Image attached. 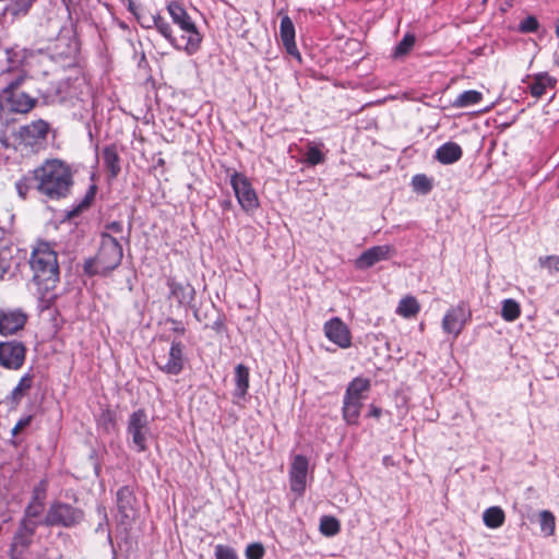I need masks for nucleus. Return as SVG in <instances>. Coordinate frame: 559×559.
<instances>
[{"mask_svg":"<svg viewBox=\"0 0 559 559\" xmlns=\"http://www.w3.org/2000/svg\"><path fill=\"white\" fill-rule=\"evenodd\" d=\"M35 189L48 200L66 198L73 186L70 166L58 158L46 159L33 170Z\"/></svg>","mask_w":559,"mask_h":559,"instance_id":"obj_1","label":"nucleus"},{"mask_svg":"<svg viewBox=\"0 0 559 559\" xmlns=\"http://www.w3.org/2000/svg\"><path fill=\"white\" fill-rule=\"evenodd\" d=\"M29 264L33 271V281L43 299L53 300V293L59 283V264L56 251L47 242L38 243L32 251Z\"/></svg>","mask_w":559,"mask_h":559,"instance_id":"obj_2","label":"nucleus"},{"mask_svg":"<svg viewBox=\"0 0 559 559\" xmlns=\"http://www.w3.org/2000/svg\"><path fill=\"white\" fill-rule=\"evenodd\" d=\"M123 251L116 237L108 233L100 234L99 248L96 255L84 263V272L88 275H106L121 263Z\"/></svg>","mask_w":559,"mask_h":559,"instance_id":"obj_3","label":"nucleus"},{"mask_svg":"<svg viewBox=\"0 0 559 559\" xmlns=\"http://www.w3.org/2000/svg\"><path fill=\"white\" fill-rule=\"evenodd\" d=\"M166 9L173 22L183 33L181 37L186 40V44L183 46L178 44L180 47L179 49H183L189 56L195 53L200 49L202 40L195 23L192 21L180 1H169Z\"/></svg>","mask_w":559,"mask_h":559,"instance_id":"obj_4","label":"nucleus"},{"mask_svg":"<svg viewBox=\"0 0 559 559\" xmlns=\"http://www.w3.org/2000/svg\"><path fill=\"white\" fill-rule=\"evenodd\" d=\"M370 390V380L361 377L353 379L344 394L342 415L348 425H358L364 401Z\"/></svg>","mask_w":559,"mask_h":559,"instance_id":"obj_5","label":"nucleus"},{"mask_svg":"<svg viewBox=\"0 0 559 559\" xmlns=\"http://www.w3.org/2000/svg\"><path fill=\"white\" fill-rule=\"evenodd\" d=\"M84 520V511L70 503L52 502L40 524L45 526L73 527Z\"/></svg>","mask_w":559,"mask_h":559,"instance_id":"obj_6","label":"nucleus"},{"mask_svg":"<svg viewBox=\"0 0 559 559\" xmlns=\"http://www.w3.org/2000/svg\"><path fill=\"white\" fill-rule=\"evenodd\" d=\"M28 56H31L29 50L17 45L13 47L0 46V84L11 81L20 73L26 74L23 67Z\"/></svg>","mask_w":559,"mask_h":559,"instance_id":"obj_7","label":"nucleus"},{"mask_svg":"<svg viewBox=\"0 0 559 559\" xmlns=\"http://www.w3.org/2000/svg\"><path fill=\"white\" fill-rule=\"evenodd\" d=\"M127 433L131 438L132 447L136 452L147 450V441L152 436L151 420L144 408H139L129 415Z\"/></svg>","mask_w":559,"mask_h":559,"instance_id":"obj_8","label":"nucleus"},{"mask_svg":"<svg viewBox=\"0 0 559 559\" xmlns=\"http://www.w3.org/2000/svg\"><path fill=\"white\" fill-rule=\"evenodd\" d=\"M26 74L20 73L19 76L12 78L0 84L2 97L10 104L11 109L16 112L25 114L32 110L36 100L25 93L17 92V88L25 81Z\"/></svg>","mask_w":559,"mask_h":559,"instance_id":"obj_9","label":"nucleus"},{"mask_svg":"<svg viewBox=\"0 0 559 559\" xmlns=\"http://www.w3.org/2000/svg\"><path fill=\"white\" fill-rule=\"evenodd\" d=\"M229 181L240 207L250 214L258 210L260 202L250 179L242 173L234 170L229 175Z\"/></svg>","mask_w":559,"mask_h":559,"instance_id":"obj_10","label":"nucleus"},{"mask_svg":"<svg viewBox=\"0 0 559 559\" xmlns=\"http://www.w3.org/2000/svg\"><path fill=\"white\" fill-rule=\"evenodd\" d=\"M138 23L146 29L155 27L158 33L176 49H179L177 39L173 35L170 24L159 14V12H152L148 8L141 4L136 16Z\"/></svg>","mask_w":559,"mask_h":559,"instance_id":"obj_11","label":"nucleus"},{"mask_svg":"<svg viewBox=\"0 0 559 559\" xmlns=\"http://www.w3.org/2000/svg\"><path fill=\"white\" fill-rule=\"evenodd\" d=\"M26 346L20 341L0 342V367L7 370H20L26 358Z\"/></svg>","mask_w":559,"mask_h":559,"instance_id":"obj_12","label":"nucleus"},{"mask_svg":"<svg viewBox=\"0 0 559 559\" xmlns=\"http://www.w3.org/2000/svg\"><path fill=\"white\" fill-rule=\"evenodd\" d=\"M156 366L167 374H179L183 369V345L179 341H173L168 355H156Z\"/></svg>","mask_w":559,"mask_h":559,"instance_id":"obj_13","label":"nucleus"},{"mask_svg":"<svg viewBox=\"0 0 559 559\" xmlns=\"http://www.w3.org/2000/svg\"><path fill=\"white\" fill-rule=\"evenodd\" d=\"M48 132V122L39 119L21 127L19 135L25 146L38 150L44 146Z\"/></svg>","mask_w":559,"mask_h":559,"instance_id":"obj_14","label":"nucleus"},{"mask_svg":"<svg viewBox=\"0 0 559 559\" xmlns=\"http://www.w3.org/2000/svg\"><path fill=\"white\" fill-rule=\"evenodd\" d=\"M309 461L305 455L297 454L293 457L288 477L290 490L297 496L306 491Z\"/></svg>","mask_w":559,"mask_h":559,"instance_id":"obj_15","label":"nucleus"},{"mask_svg":"<svg viewBox=\"0 0 559 559\" xmlns=\"http://www.w3.org/2000/svg\"><path fill=\"white\" fill-rule=\"evenodd\" d=\"M471 318V312L466 306L461 302L455 307H451L442 319V330L447 334L457 337Z\"/></svg>","mask_w":559,"mask_h":559,"instance_id":"obj_16","label":"nucleus"},{"mask_svg":"<svg viewBox=\"0 0 559 559\" xmlns=\"http://www.w3.org/2000/svg\"><path fill=\"white\" fill-rule=\"evenodd\" d=\"M27 314L21 309L0 308V334L10 336L23 330Z\"/></svg>","mask_w":559,"mask_h":559,"instance_id":"obj_17","label":"nucleus"},{"mask_svg":"<svg viewBox=\"0 0 559 559\" xmlns=\"http://www.w3.org/2000/svg\"><path fill=\"white\" fill-rule=\"evenodd\" d=\"M117 507L121 524H130L136 516V499L129 486H123L117 491Z\"/></svg>","mask_w":559,"mask_h":559,"instance_id":"obj_18","label":"nucleus"},{"mask_svg":"<svg viewBox=\"0 0 559 559\" xmlns=\"http://www.w3.org/2000/svg\"><path fill=\"white\" fill-rule=\"evenodd\" d=\"M325 336L341 348L352 345V334L347 325L337 317L326 321L323 326Z\"/></svg>","mask_w":559,"mask_h":559,"instance_id":"obj_19","label":"nucleus"},{"mask_svg":"<svg viewBox=\"0 0 559 559\" xmlns=\"http://www.w3.org/2000/svg\"><path fill=\"white\" fill-rule=\"evenodd\" d=\"M394 249L389 245L374 246L364 251L356 260L355 266L358 270H366L376 263L385 261L392 257Z\"/></svg>","mask_w":559,"mask_h":559,"instance_id":"obj_20","label":"nucleus"},{"mask_svg":"<svg viewBox=\"0 0 559 559\" xmlns=\"http://www.w3.org/2000/svg\"><path fill=\"white\" fill-rule=\"evenodd\" d=\"M167 286L169 288V299H174L180 306L190 305L195 297V289L189 283H180L175 277L167 278Z\"/></svg>","mask_w":559,"mask_h":559,"instance_id":"obj_21","label":"nucleus"},{"mask_svg":"<svg viewBox=\"0 0 559 559\" xmlns=\"http://www.w3.org/2000/svg\"><path fill=\"white\" fill-rule=\"evenodd\" d=\"M280 37L286 51L289 55H299L295 41V26L292 19L288 15H284L281 20Z\"/></svg>","mask_w":559,"mask_h":559,"instance_id":"obj_22","label":"nucleus"},{"mask_svg":"<svg viewBox=\"0 0 559 559\" xmlns=\"http://www.w3.org/2000/svg\"><path fill=\"white\" fill-rule=\"evenodd\" d=\"M557 85V79L550 76L547 72H540L533 76L528 85L530 94L535 98L544 96L548 88L554 90Z\"/></svg>","mask_w":559,"mask_h":559,"instance_id":"obj_23","label":"nucleus"},{"mask_svg":"<svg viewBox=\"0 0 559 559\" xmlns=\"http://www.w3.org/2000/svg\"><path fill=\"white\" fill-rule=\"evenodd\" d=\"M38 524H40V522L22 520L12 539L14 547L19 545L27 549L32 544V537Z\"/></svg>","mask_w":559,"mask_h":559,"instance_id":"obj_24","label":"nucleus"},{"mask_svg":"<svg viewBox=\"0 0 559 559\" xmlns=\"http://www.w3.org/2000/svg\"><path fill=\"white\" fill-rule=\"evenodd\" d=\"M463 155L461 146L455 142H447L439 146L435 157L443 165H450L457 162Z\"/></svg>","mask_w":559,"mask_h":559,"instance_id":"obj_25","label":"nucleus"},{"mask_svg":"<svg viewBox=\"0 0 559 559\" xmlns=\"http://www.w3.org/2000/svg\"><path fill=\"white\" fill-rule=\"evenodd\" d=\"M103 162L110 179L117 178L121 171L120 157L115 145H108L102 152Z\"/></svg>","mask_w":559,"mask_h":559,"instance_id":"obj_26","label":"nucleus"},{"mask_svg":"<svg viewBox=\"0 0 559 559\" xmlns=\"http://www.w3.org/2000/svg\"><path fill=\"white\" fill-rule=\"evenodd\" d=\"M34 380L35 374L31 370L25 372L19 380L16 386L11 391L9 396L10 401L14 404H20L33 388Z\"/></svg>","mask_w":559,"mask_h":559,"instance_id":"obj_27","label":"nucleus"},{"mask_svg":"<svg viewBox=\"0 0 559 559\" xmlns=\"http://www.w3.org/2000/svg\"><path fill=\"white\" fill-rule=\"evenodd\" d=\"M12 265V250L7 239V230L0 226V280L10 271Z\"/></svg>","mask_w":559,"mask_h":559,"instance_id":"obj_28","label":"nucleus"},{"mask_svg":"<svg viewBox=\"0 0 559 559\" xmlns=\"http://www.w3.org/2000/svg\"><path fill=\"white\" fill-rule=\"evenodd\" d=\"M235 395L243 397L249 389V369L242 364H239L235 368Z\"/></svg>","mask_w":559,"mask_h":559,"instance_id":"obj_29","label":"nucleus"},{"mask_svg":"<svg viewBox=\"0 0 559 559\" xmlns=\"http://www.w3.org/2000/svg\"><path fill=\"white\" fill-rule=\"evenodd\" d=\"M420 311L418 300L413 296L402 298L397 305L396 313L405 319L413 318Z\"/></svg>","mask_w":559,"mask_h":559,"instance_id":"obj_30","label":"nucleus"},{"mask_svg":"<svg viewBox=\"0 0 559 559\" xmlns=\"http://www.w3.org/2000/svg\"><path fill=\"white\" fill-rule=\"evenodd\" d=\"M483 99V94L475 90H469L457 95L453 102V106L456 108H466L478 104Z\"/></svg>","mask_w":559,"mask_h":559,"instance_id":"obj_31","label":"nucleus"},{"mask_svg":"<svg viewBox=\"0 0 559 559\" xmlns=\"http://www.w3.org/2000/svg\"><path fill=\"white\" fill-rule=\"evenodd\" d=\"M483 519L487 527L497 528L503 524L504 513L499 507H490L485 510Z\"/></svg>","mask_w":559,"mask_h":559,"instance_id":"obj_32","label":"nucleus"},{"mask_svg":"<svg viewBox=\"0 0 559 559\" xmlns=\"http://www.w3.org/2000/svg\"><path fill=\"white\" fill-rule=\"evenodd\" d=\"M416 37L414 34H405L402 40L393 49L392 58L395 60L403 59L413 49Z\"/></svg>","mask_w":559,"mask_h":559,"instance_id":"obj_33","label":"nucleus"},{"mask_svg":"<svg viewBox=\"0 0 559 559\" xmlns=\"http://www.w3.org/2000/svg\"><path fill=\"white\" fill-rule=\"evenodd\" d=\"M521 314V308L516 300L514 299H504L502 301L501 317L508 321L512 322L516 320Z\"/></svg>","mask_w":559,"mask_h":559,"instance_id":"obj_34","label":"nucleus"},{"mask_svg":"<svg viewBox=\"0 0 559 559\" xmlns=\"http://www.w3.org/2000/svg\"><path fill=\"white\" fill-rule=\"evenodd\" d=\"M412 187L414 191L427 194L432 189V180L424 174H417L412 178Z\"/></svg>","mask_w":559,"mask_h":559,"instance_id":"obj_35","label":"nucleus"},{"mask_svg":"<svg viewBox=\"0 0 559 559\" xmlns=\"http://www.w3.org/2000/svg\"><path fill=\"white\" fill-rule=\"evenodd\" d=\"M540 530L546 536H551L555 533L556 520L555 515L547 510L539 513Z\"/></svg>","mask_w":559,"mask_h":559,"instance_id":"obj_36","label":"nucleus"},{"mask_svg":"<svg viewBox=\"0 0 559 559\" xmlns=\"http://www.w3.org/2000/svg\"><path fill=\"white\" fill-rule=\"evenodd\" d=\"M340 528V522L333 516H323L320 521V531L325 536L336 535Z\"/></svg>","mask_w":559,"mask_h":559,"instance_id":"obj_37","label":"nucleus"},{"mask_svg":"<svg viewBox=\"0 0 559 559\" xmlns=\"http://www.w3.org/2000/svg\"><path fill=\"white\" fill-rule=\"evenodd\" d=\"M324 159L325 156L321 152V150L316 144L309 143L305 157L306 163H308L311 166H316L322 164Z\"/></svg>","mask_w":559,"mask_h":559,"instance_id":"obj_38","label":"nucleus"},{"mask_svg":"<svg viewBox=\"0 0 559 559\" xmlns=\"http://www.w3.org/2000/svg\"><path fill=\"white\" fill-rule=\"evenodd\" d=\"M538 264L549 274L559 273V255H542L538 258Z\"/></svg>","mask_w":559,"mask_h":559,"instance_id":"obj_39","label":"nucleus"},{"mask_svg":"<svg viewBox=\"0 0 559 559\" xmlns=\"http://www.w3.org/2000/svg\"><path fill=\"white\" fill-rule=\"evenodd\" d=\"M45 502L31 500L25 509V514L22 520H31L35 521V519L39 518L44 512Z\"/></svg>","mask_w":559,"mask_h":559,"instance_id":"obj_40","label":"nucleus"},{"mask_svg":"<svg viewBox=\"0 0 559 559\" xmlns=\"http://www.w3.org/2000/svg\"><path fill=\"white\" fill-rule=\"evenodd\" d=\"M215 558L216 559H238L234 548L225 545L215 546Z\"/></svg>","mask_w":559,"mask_h":559,"instance_id":"obj_41","label":"nucleus"},{"mask_svg":"<svg viewBox=\"0 0 559 559\" xmlns=\"http://www.w3.org/2000/svg\"><path fill=\"white\" fill-rule=\"evenodd\" d=\"M539 23L535 16H527L521 21L519 29L522 33H534L538 29Z\"/></svg>","mask_w":559,"mask_h":559,"instance_id":"obj_42","label":"nucleus"},{"mask_svg":"<svg viewBox=\"0 0 559 559\" xmlns=\"http://www.w3.org/2000/svg\"><path fill=\"white\" fill-rule=\"evenodd\" d=\"M248 559H262L264 556V548L261 544H250L246 549Z\"/></svg>","mask_w":559,"mask_h":559,"instance_id":"obj_43","label":"nucleus"},{"mask_svg":"<svg viewBox=\"0 0 559 559\" xmlns=\"http://www.w3.org/2000/svg\"><path fill=\"white\" fill-rule=\"evenodd\" d=\"M47 480L43 479L39 484L34 488L32 500L45 502L46 492H47Z\"/></svg>","mask_w":559,"mask_h":559,"instance_id":"obj_44","label":"nucleus"},{"mask_svg":"<svg viewBox=\"0 0 559 559\" xmlns=\"http://www.w3.org/2000/svg\"><path fill=\"white\" fill-rule=\"evenodd\" d=\"M15 189H16L17 194L22 199H25L27 197V193H28L29 189H31L29 179L26 178V177H23L20 180H17L15 182Z\"/></svg>","mask_w":559,"mask_h":559,"instance_id":"obj_45","label":"nucleus"},{"mask_svg":"<svg viewBox=\"0 0 559 559\" xmlns=\"http://www.w3.org/2000/svg\"><path fill=\"white\" fill-rule=\"evenodd\" d=\"M32 421V416H25L23 418H21L16 424L15 426L12 428V436L13 437H16L23 429H25L26 427L29 426Z\"/></svg>","mask_w":559,"mask_h":559,"instance_id":"obj_46","label":"nucleus"},{"mask_svg":"<svg viewBox=\"0 0 559 559\" xmlns=\"http://www.w3.org/2000/svg\"><path fill=\"white\" fill-rule=\"evenodd\" d=\"M25 550H26V548L19 546V545H16L14 547V544L11 543L10 551H9L10 559H22Z\"/></svg>","mask_w":559,"mask_h":559,"instance_id":"obj_47","label":"nucleus"},{"mask_svg":"<svg viewBox=\"0 0 559 559\" xmlns=\"http://www.w3.org/2000/svg\"><path fill=\"white\" fill-rule=\"evenodd\" d=\"M112 233L115 235H121L123 231V225L121 222L115 221L106 225V231L109 234Z\"/></svg>","mask_w":559,"mask_h":559,"instance_id":"obj_48","label":"nucleus"},{"mask_svg":"<svg viewBox=\"0 0 559 559\" xmlns=\"http://www.w3.org/2000/svg\"><path fill=\"white\" fill-rule=\"evenodd\" d=\"M167 321L173 324V328H171L173 332H175V333H177L179 335H183L185 334L186 329H185L183 324L180 321L175 320V319H168Z\"/></svg>","mask_w":559,"mask_h":559,"instance_id":"obj_49","label":"nucleus"},{"mask_svg":"<svg viewBox=\"0 0 559 559\" xmlns=\"http://www.w3.org/2000/svg\"><path fill=\"white\" fill-rule=\"evenodd\" d=\"M123 2L126 3L127 5V9L134 15V17L136 16V13L141 7V4H138L134 0H123Z\"/></svg>","mask_w":559,"mask_h":559,"instance_id":"obj_50","label":"nucleus"},{"mask_svg":"<svg viewBox=\"0 0 559 559\" xmlns=\"http://www.w3.org/2000/svg\"><path fill=\"white\" fill-rule=\"evenodd\" d=\"M219 205H221L223 211H229V210L233 209V202H231V200L229 198L221 200L219 201Z\"/></svg>","mask_w":559,"mask_h":559,"instance_id":"obj_51","label":"nucleus"},{"mask_svg":"<svg viewBox=\"0 0 559 559\" xmlns=\"http://www.w3.org/2000/svg\"><path fill=\"white\" fill-rule=\"evenodd\" d=\"M369 416H372V417H376V418L380 417L381 416V409L379 407L371 406Z\"/></svg>","mask_w":559,"mask_h":559,"instance_id":"obj_52","label":"nucleus"},{"mask_svg":"<svg viewBox=\"0 0 559 559\" xmlns=\"http://www.w3.org/2000/svg\"><path fill=\"white\" fill-rule=\"evenodd\" d=\"M224 328V323L222 320H216L212 325V329L219 332Z\"/></svg>","mask_w":559,"mask_h":559,"instance_id":"obj_53","label":"nucleus"},{"mask_svg":"<svg viewBox=\"0 0 559 559\" xmlns=\"http://www.w3.org/2000/svg\"><path fill=\"white\" fill-rule=\"evenodd\" d=\"M95 190H96L95 186H92L91 189H90V192L87 194V198H94Z\"/></svg>","mask_w":559,"mask_h":559,"instance_id":"obj_54","label":"nucleus"},{"mask_svg":"<svg viewBox=\"0 0 559 559\" xmlns=\"http://www.w3.org/2000/svg\"><path fill=\"white\" fill-rule=\"evenodd\" d=\"M556 34H557V36H559V19H558V22H557V25H556Z\"/></svg>","mask_w":559,"mask_h":559,"instance_id":"obj_55","label":"nucleus"}]
</instances>
